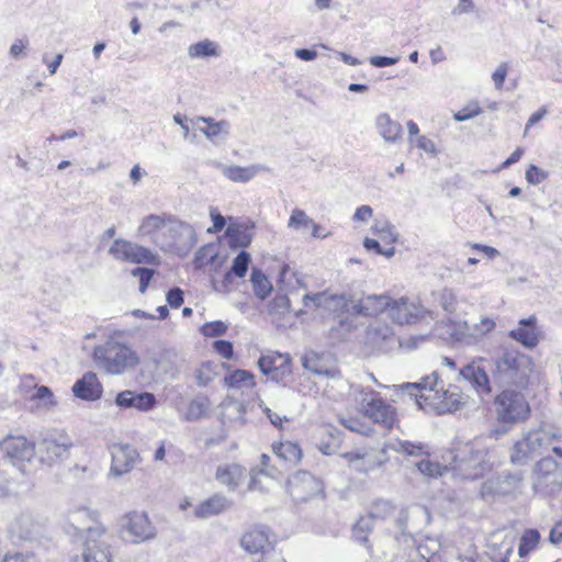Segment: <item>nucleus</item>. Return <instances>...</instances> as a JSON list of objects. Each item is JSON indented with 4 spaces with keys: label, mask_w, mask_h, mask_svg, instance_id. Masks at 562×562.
<instances>
[{
    "label": "nucleus",
    "mask_w": 562,
    "mask_h": 562,
    "mask_svg": "<svg viewBox=\"0 0 562 562\" xmlns=\"http://www.w3.org/2000/svg\"><path fill=\"white\" fill-rule=\"evenodd\" d=\"M355 401L359 405L356 414L341 416L340 424L351 431L363 435L372 432V425H379L391 431L400 423L396 407L372 387H359L355 391Z\"/></svg>",
    "instance_id": "1"
},
{
    "label": "nucleus",
    "mask_w": 562,
    "mask_h": 562,
    "mask_svg": "<svg viewBox=\"0 0 562 562\" xmlns=\"http://www.w3.org/2000/svg\"><path fill=\"white\" fill-rule=\"evenodd\" d=\"M304 304L306 307L323 308L338 316L349 312L350 308L364 316H378L385 311L390 314L392 299L387 295H367L361 297L357 304L350 306L349 301L344 295L319 292L305 295Z\"/></svg>",
    "instance_id": "2"
},
{
    "label": "nucleus",
    "mask_w": 562,
    "mask_h": 562,
    "mask_svg": "<svg viewBox=\"0 0 562 562\" xmlns=\"http://www.w3.org/2000/svg\"><path fill=\"white\" fill-rule=\"evenodd\" d=\"M413 395L418 407L426 412L446 414L462 408L468 402L461 387L450 384L447 389L436 385L412 384Z\"/></svg>",
    "instance_id": "3"
},
{
    "label": "nucleus",
    "mask_w": 562,
    "mask_h": 562,
    "mask_svg": "<svg viewBox=\"0 0 562 562\" xmlns=\"http://www.w3.org/2000/svg\"><path fill=\"white\" fill-rule=\"evenodd\" d=\"M92 358L97 366L111 375H119L136 368L140 360L128 345L109 339L93 348Z\"/></svg>",
    "instance_id": "4"
},
{
    "label": "nucleus",
    "mask_w": 562,
    "mask_h": 562,
    "mask_svg": "<svg viewBox=\"0 0 562 562\" xmlns=\"http://www.w3.org/2000/svg\"><path fill=\"white\" fill-rule=\"evenodd\" d=\"M532 359L515 348H505L494 359L493 375L495 379L525 387L532 371Z\"/></svg>",
    "instance_id": "5"
},
{
    "label": "nucleus",
    "mask_w": 562,
    "mask_h": 562,
    "mask_svg": "<svg viewBox=\"0 0 562 562\" xmlns=\"http://www.w3.org/2000/svg\"><path fill=\"white\" fill-rule=\"evenodd\" d=\"M497 417L504 424L525 422L531 414V408L525 396L514 390H504L495 398Z\"/></svg>",
    "instance_id": "6"
},
{
    "label": "nucleus",
    "mask_w": 562,
    "mask_h": 562,
    "mask_svg": "<svg viewBox=\"0 0 562 562\" xmlns=\"http://www.w3.org/2000/svg\"><path fill=\"white\" fill-rule=\"evenodd\" d=\"M276 537L271 529L265 525L249 526L240 537V547L251 555L260 554L256 562H268V553L274 550Z\"/></svg>",
    "instance_id": "7"
},
{
    "label": "nucleus",
    "mask_w": 562,
    "mask_h": 562,
    "mask_svg": "<svg viewBox=\"0 0 562 562\" xmlns=\"http://www.w3.org/2000/svg\"><path fill=\"white\" fill-rule=\"evenodd\" d=\"M0 451L12 465L23 469L36 456V442L24 435L9 434L0 441Z\"/></svg>",
    "instance_id": "8"
},
{
    "label": "nucleus",
    "mask_w": 562,
    "mask_h": 562,
    "mask_svg": "<svg viewBox=\"0 0 562 562\" xmlns=\"http://www.w3.org/2000/svg\"><path fill=\"white\" fill-rule=\"evenodd\" d=\"M82 562H113L110 536L101 527H89L82 547Z\"/></svg>",
    "instance_id": "9"
},
{
    "label": "nucleus",
    "mask_w": 562,
    "mask_h": 562,
    "mask_svg": "<svg viewBox=\"0 0 562 562\" xmlns=\"http://www.w3.org/2000/svg\"><path fill=\"white\" fill-rule=\"evenodd\" d=\"M110 254L116 259L132 263H143L155 267L160 265L159 256L153 252L149 248L124 239L114 240L110 248Z\"/></svg>",
    "instance_id": "10"
},
{
    "label": "nucleus",
    "mask_w": 562,
    "mask_h": 562,
    "mask_svg": "<svg viewBox=\"0 0 562 562\" xmlns=\"http://www.w3.org/2000/svg\"><path fill=\"white\" fill-rule=\"evenodd\" d=\"M430 313L417 300H409L408 297H401L392 300L390 306V318L400 325L416 324Z\"/></svg>",
    "instance_id": "11"
},
{
    "label": "nucleus",
    "mask_w": 562,
    "mask_h": 562,
    "mask_svg": "<svg viewBox=\"0 0 562 562\" xmlns=\"http://www.w3.org/2000/svg\"><path fill=\"white\" fill-rule=\"evenodd\" d=\"M288 492L297 502H306L323 492V483L306 471H299L288 480Z\"/></svg>",
    "instance_id": "12"
},
{
    "label": "nucleus",
    "mask_w": 562,
    "mask_h": 562,
    "mask_svg": "<svg viewBox=\"0 0 562 562\" xmlns=\"http://www.w3.org/2000/svg\"><path fill=\"white\" fill-rule=\"evenodd\" d=\"M462 461L464 470L469 471L472 479L482 477L493 470L488 449L475 442L465 445Z\"/></svg>",
    "instance_id": "13"
},
{
    "label": "nucleus",
    "mask_w": 562,
    "mask_h": 562,
    "mask_svg": "<svg viewBox=\"0 0 562 562\" xmlns=\"http://www.w3.org/2000/svg\"><path fill=\"white\" fill-rule=\"evenodd\" d=\"M261 372L272 380L282 381L292 373V360L289 353L269 350L258 360Z\"/></svg>",
    "instance_id": "14"
},
{
    "label": "nucleus",
    "mask_w": 562,
    "mask_h": 562,
    "mask_svg": "<svg viewBox=\"0 0 562 562\" xmlns=\"http://www.w3.org/2000/svg\"><path fill=\"white\" fill-rule=\"evenodd\" d=\"M373 234L376 238L367 237L363 240L364 248L387 258L392 257L395 252L394 244L397 240L393 227L386 223L375 224L373 226Z\"/></svg>",
    "instance_id": "15"
},
{
    "label": "nucleus",
    "mask_w": 562,
    "mask_h": 562,
    "mask_svg": "<svg viewBox=\"0 0 562 562\" xmlns=\"http://www.w3.org/2000/svg\"><path fill=\"white\" fill-rule=\"evenodd\" d=\"M508 336L528 349L536 348L543 339V333L538 325L536 315L520 319L518 326L512 329Z\"/></svg>",
    "instance_id": "16"
},
{
    "label": "nucleus",
    "mask_w": 562,
    "mask_h": 562,
    "mask_svg": "<svg viewBox=\"0 0 562 562\" xmlns=\"http://www.w3.org/2000/svg\"><path fill=\"white\" fill-rule=\"evenodd\" d=\"M125 519L124 528L134 542L148 540L155 536V526L146 513L131 512Z\"/></svg>",
    "instance_id": "17"
},
{
    "label": "nucleus",
    "mask_w": 562,
    "mask_h": 562,
    "mask_svg": "<svg viewBox=\"0 0 562 562\" xmlns=\"http://www.w3.org/2000/svg\"><path fill=\"white\" fill-rule=\"evenodd\" d=\"M340 457L350 468L361 473H368L381 464V461L373 454V450L367 449L366 447L342 450Z\"/></svg>",
    "instance_id": "18"
},
{
    "label": "nucleus",
    "mask_w": 562,
    "mask_h": 562,
    "mask_svg": "<svg viewBox=\"0 0 562 562\" xmlns=\"http://www.w3.org/2000/svg\"><path fill=\"white\" fill-rule=\"evenodd\" d=\"M484 362L485 358L483 357L474 358L460 370V374L472 384L476 392L488 394L492 389Z\"/></svg>",
    "instance_id": "19"
},
{
    "label": "nucleus",
    "mask_w": 562,
    "mask_h": 562,
    "mask_svg": "<svg viewBox=\"0 0 562 562\" xmlns=\"http://www.w3.org/2000/svg\"><path fill=\"white\" fill-rule=\"evenodd\" d=\"M173 223L175 218L170 214H150L142 220L137 228V234L140 237H148L154 243H156L159 235H162L166 232L171 231V226Z\"/></svg>",
    "instance_id": "20"
},
{
    "label": "nucleus",
    "mask_w": 562,
    "mask_h": 562,
    "mask_svg": "<svg viewBox=\"0 0 562 562\" xmlns=\"http://www.w3.org/2000/svg\"><path fill=\"white\" fill-rule=\"evenodd\" d=\"M111 454V471L115 475H122L132 471L139 459L136 449L130 445H114Z\"/></svg>",
    "instance_id": "21"
},
{
    "label": "nucleus",
    "mask_w": 562,
    "mask_h": 562,
    "mask_svg": "<svg viewBox=\"0 0 562 562\" xmlns=\"http://www.w3.org/2000/svg\"><path fill=\"white\" fill-rule=\"evenodd\" d=\"M76 397L83 401H98L103 394V385L94 372H87L72 386Z\"/></svg>",
    "instance_id": "22"
},
{
    "label": "nucleus",
    "mask_w": 562,
    "mask_h": 562,
    "mask_svg": "<svg viewBox=\"0 0 562 562\" xmlns=\"http://www.w3.org/2000/svg\"><path fill=\"white\" fill-rule=\"evenodd\" d=\"M157 401L154 394L144 392L136 393L130 390L117 393L115 404L123 408H136L140 412H147L155 407Z\"/></svg>",
    "instance_id": "23"
},
{
    "label": "nucleus",
    "mask_w": 562,
    "mask_h": 562,
    "mask_svg": "<svg viewBox=\"0 0 562 562\" xmlns=\"http://www.w3.org/2000/svg\"><path fill=\"white\" fill-rule=\"evenodd\" d=\"M347 438L340 430L330 427H324L319 432L317 442L318 449L327 456L340 453L344 447L351 440Z\"/></svg>",
    "instance_id": "24"
},
{
    "label": "nucleus",
    "mask_w": 562,
    "mask_h": 562,
    "mask_svg": "<svg viewBox=\"0 0 562 562\" xmlns=\"http://www.w3.org/2000/svg\"><path fill=\"white\" fill-rule=\"evenodd\" d=\"M271 450L281 461L283 472L295 467L303 457L300 445L290 440L273 442Z\"/></svg>",
    "instance_id": "25"
},
{
    "label": "nucleus",
    "mask_w": 562,
    "mask_h": 562,
    "mask_svg": "<svg viewBox=\"0 0 562 562\" xmlns=\"http://www.w3.org/2000/svg\"><path fill=\"white\" fill-rule=\"evenodd\" d=\"M246 469L239 463L218 465L215 471L216 481L229 490L237 488L246 479Z\"/></svg>",
    "instance_id": "26"
},
{
    "label": "nucleus",
    "mask_w": 562,
    "mask_h": 562,
    "mask_svg": "<svg viewBox=\"0 0 562 562\" xmlns=\"http://www.w3.org/2000/svg\"><path fill=\"white\" fill-rule=\"evenodd\" d=\"M19 392L30 401L43 402L53 405V393L47 386H38L35 384V378L31 374L23 375L19 385Z\"/></svg>",
    "instance_id": "27"
},
{
    "label": "nucleus",
    "mask_w": 562,
    "mask_h": 562,
    "mask_svg": "<svg viewBox=\"0 0 562 562\" xmlns=\"http://www.w3.org/2000/svg\"><path fill=\"white\" fill-rule=\"evenodd\" d=\"M254 225L241 222H232L225 231L231 248H247L252 240Z\"/></svg>",
    "instance_id": "28"
},
{
    "label": "nucleus",
    "mask_w": 562,
    "mask_h": 562,
    "mask_svg": "<svg viewBox=\"0 0 562 562\" xmlns=\"http://www.w3.org/2000/svg\"><path fill=\"white\" fill-rule=\"evenodd\" d=\"M70 447V442L46 438L41 445V459L48 464L57 462L68 457Z\"/></svg>",
    "instance_id": "29"
},
{
    "label": "nucleus",
    "mask_w": 562,
    "mask_h": 562,
    "mask_svg": "<svg viewBox=\"0 0 562 562\" xmlns=\"http://www.w3.org/2000/svg\"><path fill=\"white\" fill-rule=\"evenodd\" d=\"M251 263L250 254L241 250L232 262L231 268L226 271L223 284L225 288L233 284L235 279H244L247 276L249 266Z\"/></svg>",
    "instance_id": "30"
},
{
    "label": "nucleus",
    "mask_w": 562,
    "mask_h": 562,
    "mask_svg": "<svg viewBox=\"0 0 562 562\" xmlns=\"http://www.w3.org/2000/svg\"><path fill=\"white\" fill-rule=\"evenodd\" d=\"M229 507V502L222 495L215 494L202 501L194 509L198 518H209L225 512Z\"/></svg>",
    "instance_id": "31"
},
{
    "label": "nucleus",
    "mask_w": 562,
    "mask_h": 562,
    "mask_svg": "<svg viewBox=\"0 0 562 562\" xmlns=\"http://www.w3.org/2000/svg\"><path fill=\"white\" fill-rule=\"evenodd\" d=\"M376 127L386 142L394 143L402 138V125L397 121L392 120L387 113H382L378 116Z\"/></svg>",
    "instance_id": "32"
},
{
    "label": "nucleus",
    "mask_w": 562,
    "mask_h": 562,
    "mask_svg": "<svg viewBox=\"0 0 562 562\" xmlns=\"http://www.w3.org/2000/svg\"><path fill=\"white\" fill-rule=\"evenodd\" d=\"M282 473L283 470L272 463L270 456H268L267 453H262L260 456L259 469L252 470L250 472V482L248 488L255 490L257 487V477L259 474H265L271 477H278L282 475Z\"/></svg>",
    "instance_id": "33"
},
{
    "label": "nucleus",
    "mask_w": 562,
    "mask_h": 562,
    "mask_svg": "<svg viewBox=\"0 0 562 562\" xmlns=\"http://www.w3.org/2000/svg\"><path fill=\"white\" fill-rule=\"evenodd\" d=\"M261 166L251 165L248 167L240 166H227L223 169L224 176L233 181V182H248L250 181L259 171L263 170Z\"/></svg>",
    "instance_id": "34"
},
{
    "label": "nucleus",
    "mask_w": 562,
    "mask_h": 562,
    "mask_svg": "<svg viewBox=\"0 0 562 562\" xmlns=\"http://www.w3.org/2000/svg\"><path fill=\"white\" fill-rule=\"evenodd\" d=\"M250 282L256 297L263 301L272 293L273 286L269 278L259 269L252 268Z\"/></svg>",
    "instance_id": "35"
},
{
    "label": "nucleus",
    "mask_w": 562,
    "mask_h": 562,
    "mask_svg": "<svg viewBox=\"0 0 562 562\" xmlns=\"http://www.w3.org/2000/svg\"><path fill=\"white\" fill-rule=\"evenodd\" d=\"M540 539L541 536L537 529H526L519 539L518 555L520 558L528 557L538 548Z\"/></svg>",
    "instance_id": "36"
},
{
    "label": "nucleus",
    "mask_w": 562,
    "mask_h": 562,
    "mask_svg": "<svg viewBox=\"0 0 562 562\" xmlns=\"http://www.w3.org/2000/svg\"><path fill=\"white\" fill-rule=\"evenodd\" d=\"M225 383L229 387H254L256 385L252 372L243 369H236L225 376Z\"/></svg>",
    "instance_id": "37"
},
{
    "label": "nucleus",
    "mask_w": 562,
    "mask_h": 562,
    "mask_svg": "<svg viewBox=\"0 0 562 562\" xmlns=\"http://www.w3.org/2000/svg\"><path fill=\"white\" fill-rule=\"evenodd\" d=\"M188 54L191 58H203L217 56L218 50L217 45L214 42L204 40L190 45Z\"/></svg>",
    "instance_id": "38"
},
{
    "label": "nucleus",
    "mask_w": 562,
    "mask_h": 562,
    "mask_svg": "<svg viewBox=\"0 0 562 562\" xmlns=\"http://www.w3.org/2000/svg\"><path fill=\"white\" fill-rule=\"evenodd\" d=\"M216 366L211 362H203L201 366L195 370V380L196 383L200 386H206L209 385L216 376Z\"/></svg>",
    "instance_id": "39"
},
{
    "label": "nucleus",
    "mask_w": 562,
    "mask_h": 562,
    "mask_svg": "<svg viewBox=\"0 0 562 562\" xmlns=\"http://www.w3.org/2000/svg\"><path fill=\"white\" fill-rule=\"evenodd\" d=\"M531 452V443L528 439H522L514 445L513 452L510 454L512 462L524 463L527 461Z\"/></svg>",
    "instance_id": "40"
},
{
    "label": "nucleus",
    "mask_w": 562,
    "mask_h": 562,
    "mask_svg": "<svg viewBox=\"0 0 562 562\" xmlns=\"http://www.w3.org/2000/svg\"><path fill=\"white\" fill-rule=\"evenodd\" d=\"M418 470L430 477L441 476L446 468H442L438 462H434L429 459H423L417 463Z\"/></svg>",
    "instance_id": "41"
},
{
    "label": "nucleus",
    "mask_w": 562,
    "mask_h": 562,
    "mask_svg": "<svg viewBox=\"0 0 562 562\" xmlns=\"http://www.w3.org/2000/svg\"><path fill=\"white\" fill-rule=\"evenodd\" d=\"M227 326L222 321L209 322L202 325L201 333L205 337H217L226 333Z\"/></svg>",
    "instance_id": "42"
},
{
    "label": "nucleus",
    "mask_w": 562,
    "mask_h": 562,
    "mask_svg": "<svg viewBox=\"0 0 562 562\" xmlns=\"http://www.w3.org/2000/svg\"><path fill=\"white\" fill-rule=\"evenodd\" d=\"M548 177H549V173L536 165H530L526 169V180L529 184H533V186L539 184V183L543 182L544 180H547Z\"/></svg>",
    "instance_id": "43"
},
{
    "label": "nucleus",
    "mask_w": 562,
    "mask_h": 562,
    "mask_svg": "<svg viewBox=\"0 0 562 562\" xmlns=\"http://www.w3.org/2000/svg\"><path fill=\"white\" fill-rule=\"evenodd\" d=\"M312 224L314 229L318 228V225L312 223V221L307 217L304 211L295 209L292 211V214L289 220V225L293 227L307 226Z\"/></svg>",
    "instance_id": "44"
},
{
    "label": "nucleus",
    "mask_w": 562,
    "mask_h": 562,
    "mask_svg": "<svg viewBox=\"0 0 562 562\" xmlns=\"http://www.w3.org/2000/svg\"><path fill=\"white\" fill-rule=\"evenodd\" d=\"M482 112L481 106L474 102L469 105L463 106L458 112L454 113V119L459 122L470 120Z\"/></svg>",
    "instance_id": "45"
},
{
    "label": "nucleus",
    "mask_w": 562,
    "mask_h": 562,
    "mask_svg": "<svg viewBox=\"0 0 562 562\" xmlns=\"http://www.w3.org/2000/svg\"><path fill=\"white\" fill-rule=\"evenodd\" d=\"M202 122L205 123L204 127H201V132L209 138L217 136L222 133L224 122H215L213 119L201 117Z\"/></svg>",
    "instance_id": "46"
},
{
    "label": "nucleus",
    "mask_w": 562,
    "mask_h": 562,
    "mask_svg": "<svg viewBox=\"0 0 562 562\" xmlns=\"http://www.w3.org/2000/svg\"><path fill=\"white\" fill-rule=\"evenodd\" d=\"M132 274L138 277L139 291L144 293L147 290L148 284L154 277V270L147 268H135L132 270Z\"/></svg>",
    "instance_id": "47"
},
{
    "label": "nucleus",
    "mask_w": 562,
    "mask_h": 562,
    "mask_svg": "<svg viewBox=\"0 0 562 562\" xmlns=\"http://www.w3.org/2000/svg\"><path fill=\"white\" fill-rule=\"evenodd\" d=\"M1 562H37L36 557L32 552H8Z\"/></svg>",
    "instance_id": "48"
},
{
    "label": "nucleus",
    "mask_w": 562,
    "mask_h": 562,
    "mask_svg": "<svg viewBox=\"0 0 562 562\" xmlns=\"http://www.w3.org/2000/svg\"><path fill=\"white\" fill-rule=\"evenodd\" d=\"M214 350L224 359L231 360L234 355L233 344L228 340H216L213 344Z\"/></svg>",
    "instance_id": "49"
},
{
    "label": "nucleus",
    "mask_w": 562,
    "mask_h": 562,
    "mask_svg": "<svg viewBox=\"0 0 562 562\" xmlns=\"http://www.w3.org/2000/svg\"><path fill=\"white\" fill-rule=\"evenodd\" d=\"M210 215H211L213 224H212V227H210L207 229V232L211 234H216V233L222 232L226 225L225 217L216 209H212L210 212Z\"/></svg>",
    "instance_id": "50"
},
{
    "label": "nucleus",
    "mask_w": 562,
    "mask_h": 562,
    "mask_svg": "<svg viewBox=\"0 0 562 562\" xmlns=\"http://www.w3.org/2000/svg\"><path fill=\"white\" fill-rule=\"evenodd\" d=\"M508 74V65L506 63L501 64L492 75L495 88L501 90L504 86L505 79Z\"/></svg>",
    "instance_id": "51"
},
{
    "label": "nucleus",
    "mask_w": 562,
    "mask_h": 562,
    "mask_svg": "<svg viewBox=\"0 0 562 562\" xmlns=\"http://www.w3.org/2000/svg\"><path fill=\"white\" fill-rule=\"evenodd\" d=\"M166 299L172 308H179L183 304V291L180 288H173L167 293Z\"/></svg>",
    "instance_id": "52"
},
{
    "label": "nucleus",
    "mask_w": 562,
    "mask_h": 562,
    "mask_svg": "<svg viewBox=\"0 0 562 562\" xmlns=\"http://www.w3.org/2000/svg\"><path fill=\"white\" fill-rule=\"evenodd\" d=\"M548 113V110L546 106H541L538 109L535 113L530 115V117L527 121L526 127H525V135L528 133V131L537 124L539 121H541L544 115Z\"/></svg>",
    "instance_id": "53"
},
{
    "label": "nucleus",
    "mask_w": 562,
    "mask_h": 562,
    "mask_svg": "<svg viewBox=\"0 0 562 562\" xmlns=\"http://www.w3.org/2000/svg\"><path fill=\"white\" fill-rule=\"evenodd\" d=\"M416 145L419 149L428 154H436L437 151L436 144L426 136H418Z\"/></svg>",
    "instance_id": "54"
},
{
    "label": "nucleus",
    "mask_w": 562,
    "mask_h": 562,
    "mask_svg": "<svg viewBox=\"0 0 562 562\" xmlns=\"http://www.w3.org/2000/svg\"><path fill=\"white\" fill-rule=\"evenodd\" d=\"M373 211L369 205H361L357 207L353 214V221L357 222H367L372 217Z\"/></svg>",
    "instance_id": "55"
},
{
    "label": "nucleus",
    "mask_w": 562,
    "mask_h": 562,
    "mask_svg": "<svg viewBox=\"0 0 562 562\" xmlns=\"http://www.w3.org/2000/svg\"><path fill=\"white\" fill-rule=\"evenodd\" d=\"M549 541L558 546L562 542V521H558L550 530Z\"/></svg>",
    "instance_id": "56"
},
{
    "label": "nucleus",
    "mask_w": 562,
    "mask_h": 562,
    "mask_svg": "<svg viewBox=\"0 0 562 562\" xmlns=\"http://www.w3.org/2000/svg\"><path fill=\"white\" fill-rule=\"evenodd\" d=\"M525 154V149L522 147H517L512 154L502 164V168L505 169V168H508L509 166L518 162L522 155Z\"/></svg>",
    "instance_id": "57"
},
{
    "label": "nucleus",
    "mask_w": 562,
    "mask_h": 562,
    "mask_svg": "<svg viewBox=\"0 0 562 562\" xmlns=\"http://www.w3.org/2000/svg\"><path fill=\"white\" fill-rule=\"evenodd\" d=\"M172 448L173 446L171 442H167L166 440L160 441L157 449L154 452V460L164 461L166 458V450Z\"/></svg>",
    "instance_id": "58"
},
{
    "label": "nucleus",
    "mask_w": 562,
    "mask_h": 562,
    "mask_svg": "<svg viewBox=\"0 0 562 562\" xmlns=\"http://www.w3.org/2000/svg\"><path fill=\"white\" fill-rule=\"evenodd\" d=\"M26 45H27V41L26 40H16L12 45H11V48H10V54L12 57L14 58H18L20 57L25 48H26Z\"/></svg>",
    "instance_id": "59"
},
{
    "label": "nucleus",
    "mask_w": 562,
    "mask_h": 562,
    "mask_svg": "<svg viewBox=\"0 0 562 562\" xmlns=\"http://www.w3.org/2000/svg\"><path fill=\"white\" fill-rule=\"evenodd\" d=\"M472 248L484 254L488 258H493L497 252L495 248L486 245L474 244L472 245Z\"/></svg>",
    "instance_id": "60"
},
{
    "label": "nucleus",
    "mask_w": 562,
    "mask_h": 562,
    "mask_svg": "<svg viewBox=\"0 0 562 562\" xmlns=\"http://www.w3.org/2000/svg\"><path fill=\"white\" fill-rule=\"evenodd\" d=\"M372 65L376 67H386L395 63L394 59L384 56H376L371 59Z\"/></svg>",
    "instance_id": "61"
},
{
    "label": "nucleus",
    "mask_w": 562,
    "mask_h": 562,
    "mask_svg": "<svg viewBox=\"0 0 562 562\" xmlns=\"http://www.w3.org/2000/svg\"><path fill=\"white\" fill-rule=\"evenodd\" d=\"M296 57L303 60H313L316 57V52L312 49L301 48L295 52Z\"/></svg>",
    "instance_id": "62"
},
{
    "label": "nucleus",
    "mask_w": 562,
    "mask_h": 562,
    "mask_svg": "<svg viewBox=\"0 0 562 562\" xmlns=\"http://www.w3.org/2000/svg\"><path fill=\"white\" fill-rule=\"evenodd\" d=\"M473 9V1L472 0H460L458 3V7L456 9V12L458 13H465Z\"/></svg>",
    "instance_id": "63"
},
{
    "label": "nucleus",
    "mask_w": 562,
    "mask_h": 562,
    "mask_svg": "<svg viewBox=\"0 0 562 562\" xmlns=\"http://www.w3.org/2000/svg\"><path fill=\"white\" fill-rule=\"evenodd\" d=\"M267 416L273 426L278 427L279 429H282L284 418H282L276 413H272L270 409L267 411Z\"/></svg>",
    "instance_id": "64"
}]
</instances>
